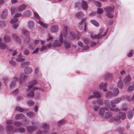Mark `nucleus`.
I'll return each mask as SVG.
<instances>
[{
	"mask_svg": "<svg viewBox=\"0 0 134 134\" xmlns=\"http://www.w3.org/2000/svg\"><path fill=\"white\" fill-rule=\"evenodd\" d=\"M34 16L35 18H36L37 19L39 20H40V17L37 13L36 12H34Z\"/></svg>",
	"mask_w": 134,
	"mask_h": 134,
	"instance_id": "bf43d9fd",
	"label": "nucleus"
},
{
	"mask_svg": "<svg viewBox=\"0 0 134 134\" xmlns=\"http://www.w3.org/2000/svg\"><path fill=\"white\" fill-rule=\"evenodd\" d=\"M117 86L118 87L121 89L123 87V83L122 81L121 80L119 81L117 83Z\"/></svg>",
	"mask_w": 134,
	"mask_h": 134,
	"instance_id": "473e14b6",
	"label": "nucleus"
},
{
	"mask_svg": "<svg viewBox=\"0 0 134 134\" xmlns=\"http://www.w3.org/2000/svg\"><path fill=\"white\" fill-rule=\"evenodd\" d=\"M58 28L57 25H53L50 29V31L53 33L57 32L58 31Z\"/></svg>",
	"mask_w": 134,
	"mask_h": 134,
	"instance_id": "f8f14e48",
	"label": "nucleus"
},
{
	"mask_svg": "<svg viewBox=\"0 0 134 134\" xmlns=\"http://www.w3.org/2000/svg\"><path fill=\"white\" fill-rule=\"evenodd\" d=\"M15 126L16 127H20L22 126V124L18 121H15L14 122Z\"/></svg>",
	"mask_w": 134,
	"mask_h": 134,
	"instance_id": "de8ad7c7",
	"label": "nucleus"
},
{
	"mask_svg": "<svg viewBox=\"0 0 134 134\" xmlns=\"http://www.w3.org/2000/svg\"><path fill=\"white\" fill-rule=\"evenodd\" d=\"M3 39L4 42H11V39L10 36L6 35L4 36Z\"/></svg>",
	"mask_w": 134,
	"mask_h": 134,
	"instance_id": "aec40b11",
	"label": "nucleus"
},
{
	"mask_svg": "<svg viewBox=\"0 0 134 134\" xmlns=\"http://www.w3.org/2000/svg\"><path fill=\"white\" fill-rule=\"evenodd\" d=\"M49 131L47 130H38L37 131L36 134H49Z\"/></svg>",
	"mask_w": 134,
	"mask_h": 134,
	"instance_id": "ddd939ff",
	"label": "nucleus"
},
{
	"mask_svg": "<svg viewBox=\"0 0 134 134\" xmlns=\"http://www.w3.org/2000/svg\"><path fill=\"white\" fill-rule=\"evenodd\" d=\"M13 26L14 28L15 29H16L18 27L19 24L18 23H15L13 24Z\"/></svg>",
	"mask_w": 134,
	"mask_h": 134,
	"instance_id": "69168bd1",
	"label": "nucleus"
},
{
	"mask_svg": "<svg viewBox=\"0 0 134 134\" xmlns=\"http://www.w3.org/2000/svg\"><path fill=\"white\" fill-rule=\"evenodd\" d=\"M83 16V13L81 12H80L76 14V16L79 19L82 18Z\"/></svg>",
	"mask_w": 134,
	"mask_h": 134,
	"instance_id": "c9c22d12",
	"label": "nucleus"
},
{
	"mask_svg": "<svg viewBox=\"0 0 134 134\" xmlns=\"http://www.w3.org/2000/svg\"><path fill=\"white\" fill-rule=\"evenodd\" d=\"M128 105L126 103H124L122 104L121 109L122 110H126L128 107Z\"/></svg>",
	"mask_w": 134,
	"mask_h": 134,
	"instance_id": "58836bf2",
	"label": "nucleus"
},
{
	"mask_svg": "<svg viewBox=\"0 0 134 134\" xmlns=\"http://www.w3.org/2000/svg\"><path fill=\"white\" fill-rule=\"evenodd\" d=\"M14 79L15 80L12 81L10 85V87L11 88H13L15 86L16 81H17L18 80V78L16 77H14Z\"/></svg>",
	"mask_w": 134,
	"mask_h": 134,
	"instance_id": "a878e982",
	"label": "nucleus"
},
{
	"mask_svg": "<svg viewBox=\"0 0 134 134\" xmlns=\"http://www.w3.org/2000/svg\"><path fill=\"white\" fill-rule=\"evenodd\" d=\"M113 92L114 96H116L119 93V91L118 88H115L113 90Z\"/></svg>",
	"mask_w": 134,
	"mask_h": 134,
	"instance_id": "e433bc0d",
	"label": "nucleus"
},
{
	"mask_svg": "<svg viewBox=\"0 0 134 134\" xmlns=\"http://www.w3.org/2000/svg\"><path fill=\"white\" fill-rule=\"evenodd\" d=\"M18 20V19L15 18L12 19L10 21V22L11 23H14L15 22L17 21Z\"/></svg>",
	"mask_w": 134,
	"mask_h": 134,
	"instance_id": "13d9d810",
	"label": "nucleus"
},
{
	"mask_svg": "<svg viewBox=\"0 0 134 134\" xmlns=\"http://www.w3.org/2000/svg\"><path fill=\"white\" fill-rule=\"evenodd\" d=\"M78 44L79 46H81L82 48V49L83 50H86L88 49L89 48V46L88 45L84 46H83V43L80 41L78 42Z\"/></svg>",
	"mask_w": 134,
	"mask_h": 134,
	"instance_id": "9d476101",
	"label": "nucleus"
},
{
	"mask_svg": "<svg viewBox=\"0 0 134 134\" xmlns=\"http://www.w3.org/2000/svg\"><path fill=\"white\" fill-rule=\"evenodd\" d=\"M93 93L94 96L97 98H100L101 97L100 94L98 92H94Z\"/></svg>",
	"mask_w": 134,
	"mask_h": 134,
	"instance_id": "49530a36",
	"label": "nucleus"
},
{
	"mask_svg": "<svg viewBox=\"0 0 134 134\" xmlns=\"http://www.w3.org/2000/svg\"><path fill=\"white\" fill-rule=\"evenodd\" d=\"M37 82L36 80H34L29 82V85L28 86L27 89V91H29L31 88L35 85L37 83Z\"/></svg>",
	"mask_w": 134,
	"mask_h": 134,
	"instance_id": "6e6552de",
	"label": "nucleus"
},
{
	"mask_svg": "<svg viewBox=\"0 0 134 134\" xmlns=\"http://www.w3.org/2000/svg\"><path fill=\"white\" fill-rule=\"evenodd\" d=\"M8 46L3 42L0 43V49L2 50L7 48Z\"/></svg>",
	"mask_w": 134,
	"mask_h": 134,
	"instance_id": "f704fd0d",
	"label": "nucleus"
},
{
	"mask_svg": "<svg viewBox=\"0 0 134 134\" xmlns=\"http://www.w3.org/2000/svg\"><path fill=\"white\" fill-rule=\"evenodd\" d=\"M134 90V84L133 85H131L127 88V90L129 92H131Z\"/></svg>",
	"mask_w": 134,
	"mask_h": 134,
	"instance_id": "4c0bfd02",
	"label": "nucleus"
},
{
	"mask_svg": "<svg viewBox=\"0 0 134 134\" xmlns=\"http://www.w3.org/2000/svg\"><path fill=\"white\" fill-rule=\"evenodd\" d=\"M12 36L14 39L16 41H18L19 43L21 42L20 39L18 37L16 34H13L12 35Z\"/></svg>",
	"mask_w": 134,
	"mask_h": 134,
	"instance_id": "cd10ccee",
	"label": "nucleus"
},
{
	"mask_svg": "<svg viewBox=\"0 0 134 134\" xmlns=\"http://www.w3.org/2000/svg\"><path fill=\"white\" fill-rule=\"evenodd\" d=\"M112 76V75L111 74L106 73L104 76V79L106 80H108L109 79L111 78Z\"/></svg>",
	"mask_w": 134,
	"mask_h": 134,
	"instance_id": "393cba45",
	"label": "nucleus"
},
{
	"mask_svg": "<svg viewBox=\"0 0 134 134\" xmlns=\"http://www.w3.org/2000/svg\"><path fill=\"white\" fill-rule=\"evenodd\" d=\"M121 119V116L120 115H117L115 118H114L111 119V120L113 121H117V124H119L121 122L120 121V119Z\"/></svg>",
	"mask_w": 134,
	"mask_h": 134,
	"instance_id": "a211bd4d",
	"label": "nucleus"
},
{
	"mask_svg": "<svg viewBox=\"0 0 134 134\" xmlns=\"http://www.w3.org/2000/svg\"><path fill=\"white\" fill-rule=\"evenodd\" d=\"M91 22L94 25L96 26H98L99 24L98 22L94 20H91Z\"/></svg>",
	"mask_w": 134,
	"mask_h": 134,
	"instance_id": "a18cd8bd",
	"label": "nucleus"
},
{
	"mask_svg": "<svg viewBox=\"0 0 134 134\" xmlns=\"http://www.w3.org/2000/svg\"><path fill=\"white\" fill-rule=\"evenodd\" d=\"M7 9H5L2 12V13L1 15V17L3 19H5L7 17Z\"/></svg>",
	"mask_w": 134,
	"mask_h": 134,
	"instance_id": "f3484780",
	"label": "nucleus"
},
{
	"mask_svg": "<svg viewBox=\"0 0 134 134\" xmlns=\"http://www.w3.org/2000/svg\"><path fill=\"white\" fill-rule=\"evenodd\" d=\"M94 3L98 7H100L101 5L100 2L98 1H94Z\"/></svg>",
	"mask_w": 134,
	"mask_h": 134,
	"instance_id": "774afa93",
	"label": "nucleus"
},
{
	"mask_svg": "<svg viewBox=\"0 0 134 134\" xmlns=\"http://www.w3.org/2000/svg\"><path fill=\"white\" fill-rule=\"evenodd\" d=\"M48 38L47 39V40L48 41H51L53 39V37L49 34L48 35Z\"/></svg>",
	"mask_w": 134,
	"mask_h": 134,
	"instance_id": "e2e57ef3",
	"label": "nucleus"
},
{
	"mask_svg": "<svg viewBox=\"0 0 134 134\" xmlns=\"http://www.w3.org/2000/svg\"><path fill=\"white\" fill-rule=\"evenodd\" d=\"M24 117V115L22 114H20L16 115L15 119L16 120H18L22 119Z\"/></svg>",
	"mask_w": 134,
	"mask_h": 134,
	"instance_id": "bb28decb",
	"label": "nucleus"
},
{
	"mask_svg": "<svg viewBox=\"0 0 134 134\" xmlns=\"http://www.w3.org/2000/svg\"><path fill=\"white\" fill-rule=\"evenodd\" d=\"M107 30L103 34H102L103 32V29H101L100 30V31L98 34L97 35H96L94 33H91L90 34L91 37L92 39L94 38L99 39L103 36H105L106 34Z\"/></svg>",
	"mask_w": 134,
	"mask_h": 134,
	"instance_id": "7ed1b4c3",
	"label": "nucleus"
},
{
	"mask_svg": "<svg viewBox=\"0 0 134 134\" xmlns=\"http://www.w3.org/2000/svg\"><path fill=\"white\" fill-rule=\"evenodd\" d=\"M6 128L7 132L8 134L12 132H15L17 131H19L20 132L22 133L25 131L24 128H20L18 129H16L13 131V126L10 125H7Z\"/></svg>",
	"mask_w": 134,
	"mask_h": 134,
	"instance_id": "f03ea898",
	"label": "nucleus"
},
{
	"mask_svg": "<svg viewBox=\"0 0 134 134\" xmlns=\"http://www.w3.org/2000/svg\"><path fill=\"white\" fill-rule=\"evenodd\" d=\"M32 71V68L30 67H26V74H29L31 73Z\"/></svg>",
	"mask_w": 134,
	"mask_h": 134,
	"instance_id": "5701e85b",
	"label": "nucleus"
},
{
	"mask_svg": "<svg viewBox=\"0 0 134 134\" xmlns=\"http://www.w3.org/2000/svg\"><path fill=\"white\" fill-rule=\"evenodd\" d=\"M37 127L36 126H30L27 127V128L29 132L31 133L37 129Z\"/></svg>",
	"mask_w": 134,
	"mask_h": 134,
	"instance_id": "9b49d317",
	"label": "nucleus"
},
{
	"mask_svg": "<svg viewBox=\"0 0 134 134\" xmlns=\"http://www.w3.org/2000/svg\"><path fill=\"white\" fill-rule=\"evenodd\" d=\"M9 51H10L11 52H12V55L13 56H14L16 55L18 53V52L14 48H12L10 49L9 50Z\"/></svg>",
	"mask_w": 134,
	"mask_h": 134,
	"instance_id": "2f4dec72",
	"label": "nucleus"
},
{
	"mask_svg": "<svg viewBox=\"0 0 134 134\" xmlns=\"http://www.w3.org/2000/svg\"><path fill=\"white\" fill-rule=\"evenodd\" d=\"M38 23L41 25L43 27H46L48 26V24H45L41 21H38Z\"/></svg>",
	"mask_w": 134,
	"mask_h": 134,
	"instance_id": "09e8293b",
	"label": "nucleus"
},
{
	"mask_svg": "<svg viewBox=\"0 0 134 134\" xmlns=\"http://www.w3.org/2000/svg\"><path fill=\"white\" fill-rule=\"evenodd\" d=\"M104 103L105 105L109 107H111V103L109 100H106L104 101Z\"/></svg>",
	"mask_w": 134,
	"mask_h": 134,
	"instance_id": "7c9ffc66",
	"label": "nucleus"
},
{
	"mask_svg": "<svg viewBox=\"0 0 134 134\" xmlns=\"http://www.w3.org/2000/svg\"><path fill=\"white\" fill-rule=\"evenodd\" d=\"M25 59L23 58L21 54H20L16 59V60L19 62H23L25 61Z\"/></svg>",
	"mask_w": 134,
	"mask_h": 134,
	"instance_id": "4468645a",
	"label": "nucleus"
},
{
	"mask_svg": "<svg viewBox=\"0 0 134 134\" xmlns=\"http://www.w3.org/2000/svg\"><path fill=\"white\" fill-rule=\"evenodd\" d=\"M120 115H121V118L122 120H124L126 118V114L125 113L120 112L119 113Z\"/></svg>",
	"mask_w": 134,
	"mask_h": 134,
	"instance_id": "37998d69",
	"label": "nucleus"
},
{
	"mask_svg": "<svg viewBox=\"0 0 134 134\" xmlns=\"http://www.w3.org/2000/svg\"><path fill=\"white\" fill-rule=\"evenodd\" d=\"M25 80V75H21L20 79V82L21 83L24 82Z\"/></svg>",
	"mask_w": 134,
	"mask_h": 134,
	"instance_id": "ea45409f",
	"label": "nucleus"
},
{
	"mask_svg": "<svg viewBox=\"0 0 134 134\" xmlns=\"http://www.w3.org/2000/svg\"><path fill=\"white\" fill-rule=\"evenodd\" d=\"M65 122V121L63 120H62L59 121L58 122V125L59 126H60L61 125L64 124Z\"/></svg>",
	"mask_w": 134,
	"mask_h": 134,
	"instance_id": "4d7b16f0",
	"label": "nucleus"
},
{
	"mask_svg": "<svg viewBox=\"0 0 134 134\" xmlns=\"http://www.w3.org/2000/svg\"><path fill=\"white\" fill-rule=\"evenodd\" d=\"M111 13H106V15L109 18H112L114 16Z\"/></svg>",
	"mask_w": 134,
	"mask_h": 134,
	"instance_id": "3c124183",
	"label": "nucleus"
},
{
	"mask_svg": "<svg viewBox=\"0 0 134 134\" xmlns=\"http://www.w3.org/2000/svg\"><path fill=\"white\" fill-rule=\"evenodd\" d=\"M28 26L29 29H32L34 26V22L32 21H29V22Z\"/></svg>",
	"mask_w": 134,
	"mask_h": 134,
	"instance_id": "72a5a7b5",
	"label": "nucleus"
},
{
	"mask_svg": "<svg viewBox=\"0 0 134 134\" xmlns=\"http://www.w3.org/2000/svg\"><path fill=\"white\" fill-rule=\"evenodd\" d=\"M31 13L29 10L26 11V16H30L31 15Z\"/></svg>",
	"mask_w": 134,
	"mask_h": 134,
	"instance_id": "680f3d73",
	"label": "nucleus"
},
{
	"mask_svg": "<svg viewBox=\"0 0 134 134\" xmlns=\"http://www.w3.org/2000/svg\"><path fill=\"white\" fill-rule=\"evenodd\" d=\"M25 5H20L18 8V10L19 12H20L24 9Z\"/></svg>",
	"mask_w": 134,
	"mask_h": 134,
	"instance_id": "6e6d98bb",
	"label": "nucleus"
},
{
	"mask_svg": "<svg viewBox=\"0 0 134 134\" xmlns=\"http://www.w3.org/2000/svg\"><path fill=\"white\" fill-rule=\"evenodd\" d=\"M82 39L84 43L87 44H89L90 42V40L88 38L83 37Z\"/></svg>",
	"mask_w": 134,
	"mask_h": 134,
	"instance_id": "a19ab883",
	"label": "nucleus"
},
{
	"mask_svg": "<svg viewBox=\"0 0 134 134\" xmlns=\"http://www.w3.org/2000/svg\"><path fill=\"white\" fill-rule=\"evenodd\" d=\"M34 96V93L32 90L27 94V96L30 97H33Z\"/></svg>",
	"mask_w": 134,
	"mask_h": 134,
	"instance_id": "8fccbe9b",
	"label": "nucleus"
},
{
	"mask_svg": "<svg viewBox=\"0 0 134 134\" xmlns=\"http://www.w3.org/2000/svg\"><path fill=\"white\" fill-rule=\"evenodd\" d=\"M105 113V109L103 107H101L99 111V114L101 116H103V115Z\"/></svg>",
	"mask_w": 134,
	"mask_h": 134,
	"instance_id": "412c9836",
	"label": "nucleus"
},
{
	"mask_svg": "<svg viewBox=\"0 0 134 134\" xmlns=\"http://www.w3.org/2000/svg\"><path fill=\"white\" fill-rule=\"evenodd\" d=\"M47 48V47L46 46L43 45L41 47L40 49V51H42L46 49Z\"/></svg>",
	"mask_w": 134,
	"mask_h": 134,
	"instance_id": "052dcab7",
	"label": "nucleus"
},
{
	"mask_svg": "<svg viewBox=\"0 0 134 134\" xmlns=\"http://www.w3.org/2000/svg\"><path fill=\"white\" fill-rule=\"evenodd\" d=\"M113 114L111 112L106 113L105 115V118L106 119H109L111 118L113 116Z\"/></svg>",
	"mask_w": 134,
	"mask_h": 134,
	"instance_id": "2eb2a0df",
	"label": "nucleus"
},
{
	"mask_svg": "<svg viewBox=\"0 0 134 134\" xmlns=\"http://www.w3.org/2000/svg\"><path fill=\"white\" fill-rule=\"evenodd\" d=\"M63 32H61L59 38V40H56L53 43V46L54 47H59L62 44L63 39L62 37V34L64 37H66L67 34V27L65 25L63 26Z\"/></svg>",
	"mask_w": 134,
	"mask_h": 134,
	"instance_id": "f257e3e1",
	"label": "nucleus"
},
{
	"mask_svg": "<svg viewBox=\"0 0 134 134\" xmlns=\"http://www.w3.org/2000/svg\"><path fill=\"white\" fill-rule=\"evenodd\" d=\"M15 110L21 112H23L24 111V109L21 108V107L19 106L16 107L15 109Z\"/></svg>",
	"mask_w": 134,
	"mask_h": 134,
	"instance_id": "603ef678",
	"label": "nucleus"
},
{
	"mask_svg": "<svg viewBox=\"0 0 134 134\" xmlns=\"http://www.w3.org/2000/svg\"><path fill=\"white\" fill-rule=\"evenodd\" d=\"M131 78L130 76H126L124 79L123 81L124 83H127L129 82L131 80Z\"/></svg>",
	"mask_w": 134,
	"mask_h": 134,
	"instance_id": "b1692460",
	"label": "nucleus"
},
{
	"mask_svg": "<svg viewBox=\"0 0 134 134\" xmlns=\"http://www.w3.org/2000/svg\"><path fill=\"white\" fill-rule=\"evenodd\" d=\"M9 63L10 65L12 66H15L16 65V62L13 60H10L9 61Z\"/></svg>",
	"mask_w": 134,
	"mask_h": 134,
	"instance_id": "79ce46f5",
	"label": "nucleus"
},
{
	"mask_svg": "<svg viewBox=\"0 0 134 134\" xmlns=\"http://www.w3.org/2000/svg\"><path fill=\"white\" fill-rule=\"evenodd\" d=\"M40 127L42 128L45 129V130L48 131L49 127V124L45 122L42 123L40 125Z\"/></svg>",
	"mask_w": 134,
	"mask_h": 134,
	"instance_id": "1a4fd4ad",
	"label": "nucleus"
},
{
	"mask_svg": "<svg viewBox=\"0 0 134 134\" xmlns=\"http://www.w3.org/2000/svg\"><path fill=\"white\" fill-rule=\"evenodd\" d=\"M97 103L98 104L102 105L103 104V101L102 99H99L97 101Z\"/></svg>",
	"mask_w": 134,
	"mask_h": 134,
	"instance_id": "338daca9",
	"label": "nucleus"
},
{
	"mask_svg": "<svg viewBox=\"0 0 134 134\" xmlns=\"http://www.w3.org/2000/svg\"><path fill=\"white\" fill-rule=\"evenodd\" d=\"M64 47L66 48H68L70 47V44L66 41H64Z\"/></svg>",
	"mask_w": 134,
	"mask_h": 134,
	"instance_id": "c85d7f7f",
	"label": "nucleus"
},
{
	"mask_svg": "<svg viewBox=\"0 0 134 134\" xmlns=\"http://www.w3.org/2000/svg\"><path fill=\"white\" fill-rule=\"evenodd\" d=\"M19 90L18 89H16L12 93V94L13 95H16L18 94Z\"/></svg>",
	"mask_w": 134,
	"mask_h": 134,
	"instance_id": "0e129e2a",
	"label": "nucleus"
},
{
	"mask_svg": "<svg viewBox=\"0 0 134 134\" xmlns=\"http://www.w3.org/2000/svg\"><path fill=\"white\" fill-rule=\"evenodd\" d=\"M6 25L5 22L3 20L0 21V28H2L5 27Z\"/></svg>",
	"mask_w": 134,
	"mask_h": 134,
	"instance_id": "c756f323",
	"label": "nucleus"
},
{
	"mask_svg": "<svg viewBox=\"0 0 134 134\" xmlns=\"http://www.w3.org/2000/svg\"><path fill=\"white\" fill-rule=\"evenodd\" d=\"M127 117L129 119H131L133 117V112L131 110L128 111L127 114Z\"/></svg>",
	"mask_w": 134,
	"mask_h": 134,
	"instance_id": "dca6fc26",
	"label": "nucleus"
},
{
	"mask_svg": "<svg viewBox=\"0 0 134 134\" xmlns=\"http://www.w3.org/2000/svg\"><path fill=\"white\" fill-rule=\"evenodd\" d=\"M26 115L29 118H33L35 116L34 113L31 112H30L27 113Z\"/></svg>",
	"mask_w": 134,
	"mask_h": 134,
	"instance_id": "c03bdc74",
	"label": "nucleus"
},
{
	"mask_svg": "<svg viewBox=\"0 0 134 134\" xmlns=\"http://www.w3.org/2000/svg\"><path fill=\"white\" fill-rule=\"evenodd\" d=\"M97 13L99 14H102L103 13V11L102 9L100 8L97 9Z\"/></svg>",
	"mask_w": 134,
	"mask_h": 134,
	"instance_id": "864d4df0",
	"label": "nucleus"
},
{
	"mask_svg": "<svg viewBox=\"0 0 134 134\" xmlns=\"http://www.w3.org/2000/svg\"><path fill=\"white\" fill-rule=\"evenodd\" d=\"M124 97H121L115 99L114 100L111 101V106L113 108H115L116 107V103H118L120 102L124 98Z\"/></svg>",
	"mask_w": 134,
	"mask_h": 134,
	"instance_id": "20e7f679",
	"label": "nucleus"
},
{
	"mask_svg": "<svg viewBox=\"0 0 134 134\" xmlns=\"http://www.w3.org/2000/svg\"><path fill=\"white\" fill-rule=\"evenodd\" d=\"M81 6L83 10H86L87 9V3L86 2L82 1Z\"/></svg>",
	"mask_w": 134,
	"mask_h": 134,
	"instance_id": "6ab92c4d",
	"label": "nucleus"
},
{
	"mask_svg": "<svg viewBox=\"0 0 134 134\" xmlns=\"http://www.w3.org/2000/svg\"><path fill=\"white\" fill-rule=\"evenodd\" d=\"M105 12L106 13H110L113 12L114 10V6L113 5L110 6L106 7L104 9Z\"/></svg>",
	"mask_w": 134,
	"mask_h": 134,
	"instance_id": "423d86ee",
	"label": "nucleus"
},
{
	"mask_svg": "<svg viewBox=\"0 0 134 134\" xmlns=\"http://www.w3.org/2000/svg\"><path fill=\"white\" fill-rule=\"evenodd\" d=\"M86 22L84 20H82L78 24V27L80 30H83L86 31Z\"/></svg>",
	"mask_w": 134,
	"mask_h": 134,
	"instance_id": "39448f33",
	"label": "nucleus"
},
{
	"mask_svg": "<svg viewBox=\"0 0 134 134\" xmlns=\"http://www.w3.org/2000/svg\"><path fill=\"white\" fill-rule=\"evenodd\" d=\"M113 108L111 107H110V109L111 111H114L115 112H117L119 111H120V109L118 108Z\"/></svg>",
	"mask_w": 134,
	"mask_h": 134,
	"instance_id": "5fc2aeb1",
	"label": "nucleus"
},
{
	"mask_svg": "<svg viewBox=\"0 0 134 134\" xmlns=\"http://www.w3.org/2000/svg\"><path fill=\"white\" fill-rule=\"evenodd\" d=\"M114 95L112 92L109 91L107 92L105 94V97L107 99H109L112 97Z\"/></svg>",
	"mask_w": 134,
	"mask_h": 134,
	"instance_id": "4be33fe9",
	"label": "nucleus"
},
{
	"mask_svg": "<svg viewBox=\"0 0 134 134\" xmlns=\"http://www.w3.org/2000/svg\"><path fill=\"white\" fill-rule=\"evenodd\" d=\"M69 38L71 40H73L75 38H79L78 36L76 34H75L73 31H70L69 32Z\"/></svg>",
	"mask_w": 134,
	"mask_h": 134,
	"instance_id": "0eeeda50",
	"label": "nucleus"
}]
</instances>
